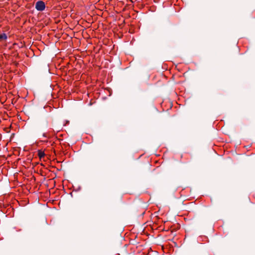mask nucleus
Instances as JSON below:
<instances>
[{
  "mask_svg": "<svg viewBox=\"0 0 255 255\" xmlns=\"http://www.w3.org/2000/svg\"><path fill=\"white\" fill-rule=\"evenodd\" d=\"M7 38V36L5 33H3L0 34V41L6 40Z\"/></svg>",
  "mask_w": 255,
  "mask_h": 255,
  "instance_id": "nucleus-2",
  "label": "nucleus"
},
{
  "mask_svg": "<svg viewBox=\"0 0 255 255\" xmlns=\"http://www.w3.org/2000/svg\"><path fill=\"white\" fill-rule=\"evenodd\" d=\"M45 155V153L43 151L41 150L38 151V156L40 159L44 157Z\"/></svg>",
  "mask_w": 255,
  "mask_h": 255,
  "instance_id": "nucleus-3",
  "label": "nucleus"
},
{
  "mask_svg": "<svg viewBox=\"0 0 255 255\" xmlns=\"http://www.w3.org/2000/svg\"><path fill=\"white\" fill-rule=\"evenodd\" d=\"M43 136H44V137H47V135H46V133H43Z\"/></svg>",
  "mask_w": 255,
  "mask_h": 255,
  "instance_id": "nucleus-4",
  "label": "nucleus"
},
{
  "mask_svg": "<svg viewBox=\"0 0 255 255\" xmlns=\"http://www.w3.org/2000/svg\"><path fill=\"white\" fill-rule=\"evenodd\" d=\"M35 8L38 11H43L45 8L44 2L42 0H39L35 3Z\"/></svg>",
  "mask_w": 255,
  "mask_h": 255,
  "instance_id": "nucleus-1",
  "label": "nucleus"
}]
</instances>
